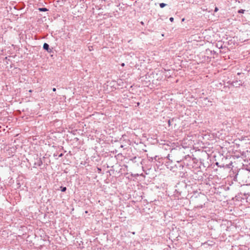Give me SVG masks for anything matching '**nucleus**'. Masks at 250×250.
<instances>
[{
  "label": "nucleus",
  "mask_w": 250,
  "mask_h": 250,
  "mask_svg": "<svg viewBox=\"0 0 250 250\" xmlns=\"http://www.w3.org/2000/svg\"><path fill=\"white\" fill-rule=\"evenodd\" d=\"M227 83L235 87H239L242 85V82L240 80H236L233 82L229 81L227 82Z\"/></svg>",
  "instance_id": "nucleus-2"
},
{
  "label": "nucleus",
  "mask_w": 250,
  "mask_h": 250,
  "mask_svg": "<svg viewBox=\"0 0 250 250\" xmlns=\"http://www.w3.org/2000/svg\"><path fill=\"white\" fill-rule=\"evenodd\" d=\"M169 20H170V21L171 22H173V21H174V18H172V17H170V18H169Z\"/></svg>",
  "instance_id": "nucleus-10"
},
{
  "label": "nucleus",
  "mask_w": 250,
  "mask_h": 250,
  "mask_svg": "<svg viewBox=\"0 0 250 250\" xmlns=\"http://www.w3.org/2000/svg\"><path fill=\"white\" fill-rule=\"evenodd\" d=\"M42 159L41 158L37 157L34 162V166L40 167V166H42Z\"/></svg>",
  "instance_id": "nucleus-3"
},
{
  "label": "nucleus",
  "mask_w": 250,
  "mask_h": 250,
  "mask_svg": "<svg viewBox=\"0 0 250 250\" xmlns=\"http://www.w3.org/2000/svg\"><path fill=\"white\" fill-rule=\"evenodd\" d=\"M43 48L45 50L47 51L48 53H51L52 51V50L49 48V46L47 43H44L43 44Z\"/></svg>",
  "instance_id": "nucleus-4"
},
{
  "label": "nucleus",
  "mask_w": 250,
  "mask_h": 250,
  "mask_svg": "<svg viewBox=\"0 0 250 250\" xmlns=\"http://www.w3.org/2000/svg\"><path fill=\"white\" fill-rule=\"evenodd\" d=\"M218 8L217 7H216L214 9V12H216L218 11Z\"/></svg>",
  "instance_id": "nucleus-11"
},
{
  "label": "nucleus",
  "mask_w": 250,
  "mask_h": 250,
  "mask_svg": "<svg viewBox=\"0 0 250 250\" xmlns=\"http://www.w3.org/2000/svg\"><path fill=\"white\" fill-rule=\"evenodd\" d=\"M246 169L250 172V167L247 166V167H246Z\"/></svg>",
  "instance_id": "nucleus-9"
},
{
  "label": "nucleus",
  "mask_w": 250,
  "mask_h": 250,
  "mask_svg": "<svg viewBox=\"0 0 250 250\" xmlns=\"http://www.w3.org/2000/svg\"><path fill=\"white\" fill-rule=\"evenodd\" d=\"M61 191L62 192H65L66 190V187H61Z\"/></svg>",
  "instance_id": "nucleus-7"
},
{
  "label": "nucleus",
  "mask_w": 250,
  "mask_h": 250,
  "mask_svg": "<svg viewBox=\"0 0 250 250\" xmlns=\"http://www.w3.org/2000/svg\"><path fill=\"white\" fill-rule=\"evenodd\" d=\"M141 23L142 24H143V25L144 24V22L143 21H142Z\"/></svg>",
  "instance_id": "nucleus-17"
},
{
  "label": "nucleus",
  "mask_w": 250,
  "mask_h": 250,
  "mask_svg": "<svg viewBox=\"0 0 250 250\" xmlns=\"http://www.w3.org/2000/svg\"><path fill=\"white\" fill-rule=\"evenodd\" d=\"M201 208H203V206L202 205L201 207H200Z\"/></svg>",
  "instance_id": "nucleus-20"
},
{
  "label": "nucleus",
  "mask_w": 250,
  "mask_h": 250,
  "mask_svg": "<svg viewBox=\"0 0 250 250\" xmlns=\"http://www.w3.org/2000/svg\"><path fill=\"white\" fill-rule=\"evenodd\" d=\"M39 10L41 12H46L48 11V9L45 7L39 8Z\"/></svg>",
  "instance_id": "nucleus-5"
},
{
  "label": "nucleus",
  "mask_w": 250,
  "mask_h": 250,
  "mask_svg": "<svg viewBox=\"0 0 250 250\" xmlns=\"http://www.w3.org/2000/svg\"><path fill=\"white\" fill-rule=\"evenodd\" d=\"M52 90H53V91H54V92H55V91H56V88H53L52 89Z\"/></svg>",
  "instance_id": "nucleus-13"
},
{
  "label": "nucleus",
  "mask_w": 250,
  "mask_h": 250,
  "mask_svg": "<svg viewBox=\"0 0 250 250\" xmlns=\"http://www.w3.org/2000/svg\"><path fill=\"white\" fill-rule=\"evenodd\" d=\"M121 147H123V145H121Z\"/></svg>",
  "instance_id": "nucleus-19"
},
{
  "label": "nucleus",
  "mask_w": 250,
  "mask_h": 250,
  "mask_svg": "<svg viewBox=\"0 0 250 250\" xmlns=\"http://www.w3.org/2000/svg\"><path fill=\"white\" fill-rule=\"evenodd\" d=\"M98 171H101V169L99 168H98Z\"/></svg>",
  "instance_id": "nucleus-14"
},
{
  "label": "nucleus",
  "mask_w": 250,
  "mask_h": 250,
  "mask_svg": "<svg viewBox=\"0 0 250 250\" xmlns=\"http://www.w3.org/2000/svg\"><path fill=\"white\" fill-rule=\"evenodd\" d=\"M63 153H61V154L59 155V157H62V156H63Z\"/></svg>",
  "instance_id": "nucleus-12"
},
{
  "label": "nucleus",
  "mask_w": 250,
  "mask_h": 250,
  "mask_svg": "<svg viewBox=\"0 0 250 250\" xmlns=\"http://www.w3.org/2000/svg\"><path fill=\"white\" fill-rule=\"evenodd\" d=\"M166 4L164 3H160L159 5L161 8H164L165 6H166Z\"/></svg>",
  "instance_id": "nucleus-6"
},
{
  "label": "nucleus",
  "mask_w": 250,
  "mask_h": 250,
  "mask_svg": "<svg viewBox=\"0 0 250 250\" xmlns=\"http://www.w3.org/2000/svg\"><path fill=\"white\" fill-rule=\"evenodd\" d=\"M182 153V151L180 149L172 148L170 150V152L168 154L167 157V158L169 160V162H167V166H169V163L172 162L173 161H176L179 163L181 161V159L178 157L180 154Z\"/></svg>",
  "instance_id": "nucleus-1"
},
{
  "label": "nucleus",
  "mask_w": 250,
  "mask_h": 250,
  "mask_svg": "<svg viewBox=\"0 0 250 250\" xmlns=\"http://www.w3.org/2000/svg\"><path fill=\"white\" fill-rule=\"evenodd\" d=\"M124 65H125V64H124V63H123L122 64V66H124Z\"/></svg>",
  "instance_id": "nucleus-15"
},
{
  "label": "nucleus",
  "mask_w": 250,
  "mask_h": 250,
  "mask_svg": "<svg viewBox=\"0 0 250 250\" xmlns=\"http://www.w3.org/2000/svg\"><path fill=\"white\" fill-rule=\"evenodd\" d=\"M139 104H140V103H137V105H138V106L139 105Z\"/></svg>",
  "instance_id": "nucleus-18"
},
{
  "label": "nucleus",
  "mask_w": 250,
  "mask_h": 250,
  "mask_svg": "<svg viewBox=\"0 0 250 250\" xmlns=\"http://www.w3.org/2000/svg\"><path fill=\"white\" fill-rule=\"evenodd\" d=\"M54 156H57V154H54Z\"/></svg>",
  "instance_id": "nucleus-16"
},
{
  "label": "nucleus",
  "mask_w": 250,
  "mask_h": 250,
  "mask_svg": "<svg viewBox=\"0 0 250 250\" xmlns=\"http://www.w3.org/2000/svg\"><path fill=\"white\" fill-rule=\"evenodd\" d=\"M245 11V10H243V9H240L238 11V13H244Z\"/></svg>",
  "instance_id": "nucleus-8"
}]
</instances>
